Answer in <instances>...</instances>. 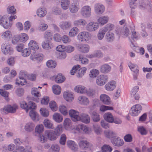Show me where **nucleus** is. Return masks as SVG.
<instances>
[{
  "mask_svg": "<svg viewBox=\"0 0 152 152\" xmlns=\"http://www.w3.org/2000/svg\"><path fill=\"white\" fill-rule=\"evenodd\" d=\"M106 137L108 138H115L116 137V134L114 132L111 130H107L104 132Z\"/></svg>",
  "mask_w": 152,
  "mask_h": 152,
  "instance_id": "nucleus-42",
  "label": "nucleus"
},
{
  "mask_svg": "<svg viewBox=\"0 0 152 152\" xmlns=\"http://www.w3.org/2000/svg\"><path fill=\"white\" fill-rule=\"evenodd\" d=\"M141 106L139 104H137L133 106L130 110V113L132 116H136L141 110Z\"/></svg>",
  "mask_w": 152,
  "mask_h": 152,
  "instance_id": "nucleus-8",
  "label": "nucleus"
},
{
  "mask_svg": "<svg viewBox=\"0 0 152 152\" xmlns=\"http://www.w3.org/2000/svg\"><path fill=\"white\" fill-rule=\"evenodd\" d=\"M59 109L60 112L64 115H66L67 114V110L65 106L61 105L59 107Z\"/></svg>",
  "mask_w": 152,
  "mask_h": 152,
  "instance_id": "nucleus-55",
  "label": "nucleus"
},
{
  "mask_svg": "<svg viewBox=\"0 0 152 152\" xmlns=\"http://www.w3.org/2000/svg\"><path fill=\"white\" fill-rule=\"evenodd\" d=\"M53 119L58 123L61 122L63 120L62 116L59 113H55L53 115Z\"/></svg>",
  "mask_w": 152,
  "mask_h": 152,
  "instance_id": "nucleus-40",
  "label": "nucleus"
},
{
  "mask_svg": "<svg viewBox=\"0 0 152 152\" xmlns=\"http://www.w3.org/2000/svg\"><path fill=\"white\" fill-rule=\"evenodd\" d=\"M71 23L67 21L62 22L60 24V27L64 30L69 28L71 27Z\"/></svg>",
  "mask_w": 152,
  "mask_h": 152,
  "instance_id": "nucleus-43",
  "label": "nucleus"
},
{
  "mask_svg": "<svg viewBox=\"0 0 152 152\" xmlns=\"http://www.w3.org/2000/svg\"><path fill=\"white\" fill-rule=\"evenodd\" d=\"M63 96L66 101L69 102L72 101L74 98V96L72 93L69 91L64 92Z\"/></svg>",
  "mask_w": 152,
  "mask_h": 152,
  "instance_id": "nucleus-23",
  "label": "nucleus"
},
{
  "mask_svg": "<svg viewBox=\"0 0 152 152\" xmlns=\"http://www.w3.org/2000/svg\"><path fill=\"white\" fill-rule=\"evenodd\" d=\"M78 57L79 61H81L82 64H87L88 63L89 61L87 58L83 57L81 55H79Z\"/></svg>",
  "mask_w": 152,
  "mask_h": 152,
  "instance_id": "nucleus-50",
  "label": "nucleus"
},
{
  "mask_svg": "<svg viewBox=\"0 0 152 152\" xmlns=\"http://www.w3.org/2000/svg\"><path fill=\"white\" fill-rule=\"evenodd\" d=\"M69 114L72 121L75 122L78 121V118L80 116L78 112L75 110H69Z\"/></svg>",
  "mask_w": 152,
  "mask_h": 152,
  "instance_id": "nucleus-16",
  "label": "nucleus"
},
{
  "mask_svg": "<svg viewBox=\"0 0 152 152\" xmlns=\"http://www.w3.org/2000/svg\"><path fill=\"white\" fill-rule=\"evenodd\" d=\"M115 32L116 34L119 37L121 36L124 38L127 37L129 34V29L126 27H121L117 26L116 28Z\"/></svg>",
  "mask_w": 152,
  "mask_h": 152,
  "instance_id": "nucleus-1",
  "label": "nucleus"
},
{
  "mask_svg": "<svg viewBox=\"0 0 152 152\" xmlns=\"http://www.w3.org/2000/svg\"><path fill=\"white\" fill-rule=\"evenodd\" d=\"M115 28L114 25L109 23L107 24L104 27L102 28L103 30L106 33V32H109L113 30Z\"/></svg>",
  "mask_w": 152,
  "mask_h": 152,
  "instance_id": "nucleus-44",
  "label": "nucleus"
},
{
  "mask_svg": "<svg viewBox=\"0 0 152 152\" xmlns=\"http://www.w3.org/2000/svg\"><path fill=\"white\" fill-rule=\"evenodd\" d=\"M111 68L109 65L105 64L101 66L100 71L102 73L106 74L110 72Z\"/></svg>",
  "mask_w": 152,
  "mask_h": 152,
  "instance_id": "nucleus-22",
  "label": "nucleus"
},
{
  "mask_svg": "<svg viewBox=\"0 0 152 152\" xmlns=\"http://www.w3.org/2000/svg\"><path fill=\"white\" fill-rule=\"evenodd\" d=\"M44 129V126L42 124H40L37 125L35 129L36 133L40 134L43 132Z\"/></svg>",
  "mask_w": 152,
  "mask_h": 152,
  "instance_id": "nucleus-59",
  "label": "nucleus"
},
{
  "mask_svg": "<svg viewBox=\"0 0 152 152\" xmlns=\"http://www.w3.org/2000/svg\"><path fill=\"white\" fill-rule=\"evenodd\" d=\"M78 144L81 149L86 150L89 147L90 143L87 140L81 139L79 140Z\"/></svg>",
  "mask_w": 152,
  "mask_h": 152,
  "instance_id": "nucleus-13",
  "label": "nucleus"
},
{
  "mask_svg": "<svg viewBox=\"0 0 152 152\" xmlns=\"http://www.w3.org/2000/svg\"><path fill=\"white\" fill-rule=\"evenodd\" d=\"M42 48L46 50H50L53 48V44L49 42V40L44 41L42 43Z\"/></svg>",
  "mask_w": 152,
  "mask_h": 152,
  "instance_id": "nucleus-32",
  "label": "nucleus"
},
{
  "mask_svg": "<svg viewBox=\"0 0 152 152\" xmlns=\"http://www.w3.org/2000/svg\"><path fill=\"white\" fill-rule=\"evenodd\" d=\"M64 124L65 128L68 130L71 126V121L69 118H66L64 121Z\"/></svg>",
  "mask_w": 152,
  "mask_h": 152,
  "instance_id": "nucleus-60",
  "label": "nucleus"
},
{
  "mask_svg": "<svg viewBox=\"0 0 152 152\" xmlns=\"http://www.w3.org/2000/svg\"><path fill=\"white\" fill-rule=\"evenodd\" d=\"M45 134L48 136V139L50 140H54L58 137V135L54 131L47 130L45 131Z\"/></svg>",
  "mask_w": 152,
  "mask_h": 152,
  "instance_id": "nucleus-12",
  "label": "nucleus"
},
{
  "mask_svg": "<svg viewBox=\"0 0 152 152\" xmlns=\"http://www.w3.org/2000/svg\"><path fill=\"white\" fill-rule=\"evenodd\" d=\"M18 109V106L16 104H14L13 106L7 105L4 107L3 108L1 109L0 110L2 114H7L8 113H13L15 112Z\"/></svg>",
  "mask_w": 152,
  "mask_h": 152,
  "instance_id": "nucleus-3",
  "label": "nucleus"
},
{
  "mask_svg": "<svg viewBox=\"0 0 152 152\" xmlns=\"http://www.w3.org/2000/svg\"><path fill=\"white\" fill-rule=\"evenodd\" d=\"M28 38L27 35L25 33H22L17 37H15L12 40L13 44H15L19 40L21 42H24L26 41Z\"/></svg>",
  "mask_w": 152,
  "mask_h": 152,
  "instance_id": "nucleus-6",
  "label": "nucleus"
},
{
  "mask_svg": "<svg viewBox=\"0 0 152 152\" xmlns=\"http://www.w3.org/2000/svg\"><path fill=\"white\" fill-rule=\"evenodd\" d=\"M78 119V121H80L86 124L89 123L90 121L89 116L88 114L85 113L80 114Z\"/></svg>",
  "mask_w": 152,
  "mask_h": 152,
  "instance_id": "nucleus-10",
  "label": "nucleus"
},
{
  "mask_svg": "<svg viewBox=\"0 0 152 152\" xmlns=\"http://www.w3.org/2000/svg\"><path fill=\"white\" fill-rule=\"evenodd\" d=\"M31 94L33 96L35 97L38 98L41 96V94L40 92L38 91L37 88H32ZM37 102H38L39 101V98H38L35 100Z\"/></svg>",
  "mask_w": 152,
  "mask_h": 152,
  "instance_id": "nucleus-29",
  "label": "nucleus"
},
{
  "mask_svg": "<svg viewBox=\"0 0 152 152\" xmlns=\"http://www.w3.org/2000/svg\"><path fill=\"white\" fill-rule=\"evenodd\" d=\"M92 37L91 34L88 32L84 31L80 33L78 35V39L80 42H87L90 40Z\"/></svg>",
  "mask_w": 152,
  "mask_h": 152,
  "instance_id": "nucleus-2",
  "label": "nucleus"
},
{
  "mask_svg": "<svg viewBox=\"0 0 152 152\" xmlns=\"http://www.w3.org/2000/svg\"><path fill=\"white\" fill-rule=\"evenodd\" d=\"M66 143L68 147L71 150L74 151H77L78 146L75 142L71 140H69L67 141Z\"/></svg>",
  "mask_w": 152,
  "mask_h": 152,
  "instance_id": "nucleus-19",
  "label": "nucleus"
},
{
  "mask_svg": "<svg viewBox=\"0 0 152 152\" xmlns=\"http://www.w3.org/2000/svg\"><path fill=\"white\" fill-rule=\"evenodd\" d=\"M47 13L46 9L43 7H40L37 10L36 14L37 16L40 18L45 16Z\"/></svg>",
  "mask_w": 152,
  "mask_h": 152,
  "instance_id": "nucleus-26",
  "label": "nucleus"
},
{
  "mask_svg": "<svg viewBox=\"0 0 152 152\" xmlns=\"http://www.w3.org/2000/svg\"><path fill=\"white\" fill-rule=\"evenodd\" d=\"M108 77L106 75H101L98 76L96 78V83L98 85L102 86L108 81Z\"/></svg>",
  "mask_w": 152,
  "mask_h": 152,
  "instance_id": "nucleus-5",
  "label": "nucleus"
},
{
  "mask_svg": "<svg viewBox=\"0 0 152 152\" xmlns=\"http://www.w3.org/2000/svg\"><path fill=\"white\" fill-rule=\"evenodd\" d=\"M30 58L32 60H37L40 61L43 58V55L37 54L36 53H32L30 56Z\"/></svg>",
  "mask_w": 152,
  "mask_h": 152,
  "instance_id": "nucleus-35",
  "label": "nucleus"
},
{
  "mask_svg": "<svg viewBox=\"0 0 152 152\" xmlns=\"http://www.w3.org/2000/svg\"><path fill=\"white\" fill-rule=\"evenodd\" d=\"M77 48L81 52L86 53L89 52L90 47L89 45L87 44H81L78 45Z\"/></svg>",
  "mask_w": 152,
  "mask_h": 152,
  "instance_id": "nucleus-18",
  "label": "nucleus"
},
{
  "mask_svg": "<svg viewBox=\"0 0 152 152\" xmlns=\"http://www.w3.org/2000/svg\"><path fill=\"white\" fill-rule=\"evenodd\" d=\"M78 31L79 30L77 27H73L70 31L69 35L70 37H74L77 34Z\"/></svg>",
  "mask_w": 152,
  "mask_h": 152,
  "instance_id": "nucleus-49",
  "label": "nucleus"
},
{
  "mask_svg": "<svg viewBox=\"0 0 152 152\" xmlns=\"http://www.w3.org/2000/svg\"><path fill=\"white\" fill-rule=\"evenodd\" d=\"M77 101L79 104L83 105H88L90 103L88 98L84 96H79L77 98Z\"/></svg>",
  "mask_w": 152,
  "mask_h": 152,
  "instance_id": "nucleus-11",
  "label": "nucleus"
},
{
  "mask_svg": "<svg viewBox=\"0 0 152 152\" xmlns=\"http://www.w3.org/2000/svg\"><path fill=\"white\" fill-rule=\"evenodd\" d=\"M105 38L107 41L108 42H112L115 39L114 34L112 32H107L106 34Z\"/></svg>",
  "mask_w": 152,
  "mask_h": 152,
  "instance_id": "nucleus-38",
  "label": "nucleus"
},
{
  "mask_svg": "<svg viewBox=\"0 0 152 152\" xmlns=\"http://www.w3.org/2000/svg\"><path fill=\"white\" fill-rule=\"evenodd\" d=\"M105 33L106 32L102 28L100 29L98 31L97 35L98 39L99 40H102L104 38Z\"/></svg>",
  "mask_w": 152,
  "mask_h": 152,
  "instance_id": "nucleus-47",
  "label": "nucleus"
},
{
  "mask_svg": "<svg viewBox=\"0 0 152 152\" xmlns=\"http://www.w3.org/2000/svg\"><path fill=\"white\" fill-rule=\"evenodd\" d=\"M40 112L41 114L45 117H47L49 115L48 110L45 108H42L40 110Z\"/></svg>",
  "mask_w": 152,
  "mask_h": 152,
  "instance_id": "nucleus-57",
  "label": "nucleus"
},
{
  "mask_svg": "<svg viewBox=\"0 0 152 152\" xmlns=\"http://www.w3.org/2000/svg\"><path fill=\"white\" fill-rule=\"evenodd\" d=\"M65 80V77L61 74H58L55 78V81L58 83H62Z\"/></svg>",
  "mask_w": 152,
  "mask_h": 152,
  "instance_id": "nucleus-39",
  "label": "nucleus"
},
{
  "mask_svg": "<svg viewBox=\"0 0 152 152\" xmlns=\"http://www.w3.org/2000/svg\"><path fill=\"white\" fill-rule=\"evenodd\" d=\"M80 14L83 17L88 18L91 15V9L88 5H86L83 7L80 10Z\"/></svg>",
  "mask_w": 152,
  "mask_h": 152,
  "instance_id": "nucleus-4",
  "label": "nucleus"
},
{
  "mask_svg": "<svg viewBox=\"0 0 152 152\" xmlns=\"http://www.w3.org/2000/svg\"><path fill=\"white\" fill-rule=\"evenodd\" d=\"M52 36L53 34L50 32L46 31L44 34V37L47 40H49L52 39Z\"/></svg>",
  "mask_w": 152,
  "mask_h": 152,
  "instance_id": "nucleus-62",
  "label": "nucleus"
},
{
  "mask_svg": "<svg viewBox=\"0 0 152 152\" xmlns=\"http://www.w3.org/2000/svg\"><path fill=\"white\" fill-rule=\"evenodd\" d=\"M99 71L98 70L94 69H92L90 71L89 75L91 78H95L99 74Z\"/></svg>",
  "mask_w": 152,
  "mask_h": 152,
  "instance_id": "nucleus-46",
  "label": "nucleus"
},
{
  "mask_svg": "<svg viewBox=\"0 0 152 152\" xmlns=\"http://www.w3.org/2000/svg\"><path fill=\"white\" fill-rule=\"evenodd\" d=\"M29 115L33 120L37 121L39 120L38 114L35 111L31 110L29 113Z\"/></svg>",
  "mask_w": 152,
  "mask_h": 152,
  "instance_id": "nucleus-34",
  "label": "nucleus"
},
{
  "mask_svg": "<svg viewBox=\"0 0 152 152\" xmlns=\"http://www.w3.org/2000/svg\"><path fill=\"white\" fill-rule=\"evenodd\" d=\"M70 4V0H61V6L63 10H66L68 9Z\"/></svg>",
  "mask_w": 152,
  "mask_h": 152,
  "instance_id": "nucleus-28",
  "label": "nucleus"
},
{
  "mask_svg": "<svg viewBox=\"0 0 152 152\" xmlns=\"http://www.w3.org/2000/svg\"><path fill=\"white\" fill-rule=\"evenodd\" d=\"M90 114L94 122H98L100 121V115L98 113L94 111L91 113H90Z\"/></svg>",
  "mask_w": 152,
  "mask_h": 152,
  "instance_id": "nucleus-37",
  "label": "nucleus"
},
{
  "mask_svg": "<svg viewBox=\"0 0 152 152\" xmlns=\"http://www.w3.org/2000/svg\"><path fill=\"white\" fill-rule=\"evenodd\" d=\"M50 149L52 152H59L60 150V147L57 144H53Z\"/></svg>",
  "mask_w": 152,
  "mask_h": 152,
  "instance_id": "nucleus-58",
  "label": "nucleus"
},
{
  "mask_svg": "<svg viewBox=\"0 0 152 152\" xmlns=\"http://www.w3.org/2000/svg\"><path fill=\"white\" fill-rule=\"evenodd\" d=\"M73 24L74 26L77 27L83 26H85L87 24L86 20L83 19H79L74 21Z\"/></svg>",
  "mask_w": 152,
  "mask_h": 152,
  "instance_id": "nucleus-30",
  "label": "nucleus"
},
{
  "mask_svg": "<svg viewBox=\"0 0 152 152\" xmlns=\"http://www.w3.org/2000/svg\"><path fill=\"white\" fill-rule=\"evenodd\" d=\"M47 66L49 68H54L56 65V63L53 60H49L46 63Z\"/></svg>",
  "mask_w": 152,
  "mask_h": 152,
  "instance_id": "nucleus-51",
  "label": "nucleus"
},
{
  "mask_svg": "<svg viewBox=\"0 0 152 152\" xmlns=\"http://www.w3.org/2000/svg\"><path fill=\"white\" fill-rule=\"evenodd\" d=\"M99 27L98 23L91 22L88 23L86 25V30L90 32L94 31L97 30Z\"/></svg>",
  "mask_w": 152,
  "mask_h": 152,
  "instance_id": "nucleus-9",
  "label": "nucleus"
},
{
  "mask_svg": "<svg viewBox=\"0 0 152 152\" xmlns=\"http://www.w3.org/2000/svg\"><path fill=\"white\" fill-rule=\"evenodd\" d=\"M0 94L2 96L5 98V99L7 101H8L9 99L8 96L9 94V93L7 91L2 89H0Z\"/></svg>",
  "mask_w": 152,
  "mask_h": 152,
  "instance_id": "nucleus-52",
  "label": "nucleus"
},
{
  "mask_svg": "<svg viewBox=\"0 0 152 152\" xmlns=\"http://www.w3.org/2000/svg\"><path fill=\"white\" fill-rule=\"evenodd\" d=\"M100 101L104 104L109 105L111 103L110 97L107 95L102 94L100 95Z\"/></svg>",
  "mask_w": 152,
  "mask_h": 152,
  "instance_id": "nucleus-17",
  "label": "nucleus"
},
{
  "mask_svg": "<svg viewBox=\"0 0 152 152\" xmlns=\"http://www.w3.org/2000/svg\"><path fill=\"white\" fill-rule=\"evenodd\" d=\"M70 11L72 13H76L80 9L79 3H73L69 7Z\"/></svg>",
  "mask_w": 152,
  "mask_h": 152,
  "instance_id": "nucleus-15",
  "label": "nucleus"
},
{
  "mask_svg": "<svg viewBox=\"0 0 152 152\" xmlns=\"http://www.w3.org/2000/svg\"><path fill=\"white\" fill-rule=\"evenodd\" d=\"M28 45L29 48L34 50H38L39 48L37 43L34 40L30 41Z\"/></svg>",
  "mask_w": 152,
  "mask_h": 152,
  "instance_id": "nucleus-36",
  "label": "nucleus"
},
{
  "mask_svg": "<svg viewBox=\"0 0 152 152\" xmlns=\"http://www.w3.org/2000/svg\"><path fill=\"white\" fill-rule=\"evenodd\" d=\"M1 51L5 54L9 53L11 54L12 53V48L10 47V45L7 42L3 43L1 46Z\"/></svg>",
  "mask_w": 152,
  "mask_h": 152,
  "instance_id": "nucleus-7",
  "label": "nucleus"
},
{
  "mask_svg": "<svg viewBox=\"0 0 152 152\" xmlns=\"http://www.w3.org/2000/svg\"><path fill=\"white\" fill-rule=\"evenodd\" d=\"M111 142L114 145L117 146H122L124 143L123 140L121 139L119 137L117 136L112 140Z\"/></svg>",
  "mask_w": 152,
  "mask_h": 152,
  "instance_id": "nucleus-25",
  "label": "nucleus"
},
{
  "mask_svg": "<svg viewBox=\"0 0 152 152\" xmlns=\"http://www.w3.org/2000/svg\"><path fill=\"white\" fill-rule=\"evenodd\" d=\"M49 106L51 110L56 111L57 109V106L56 103L54 101H51L49 103Z\"/></svg>",
  "mask_w": 152,
  "mask_h": 152,
  "instance_id": "nucleus-61",
  "label": "nucleus"
},
{
  "mask_svg": "<svg viewBox=\"0 0 152 152\" xmlns=\"http://www.w3.org/2000/svg\"><path fill=\"white\" fill-rule=\"evenodd\" d=\"M35 126V125L33 122H29L26 124L24 126V129L26 131L30 132L34 130Z\"/></svg>",
  "mask_w": 152,
  "mask_h": 152,
  "instance_id": "nucleus-27",
  "label": "nucleus"
},
{
  "mask_svg": "<svg viewBox=\"0 0 152 152\" xmlns=\"http://www.w3.org/2000/svg\"><path fill=\"white\" fill-rule=\"evenodd\" d=\"M109 20V18L108 16H104L100 17L97 20L98 24L103 25L107 23Z\"/></svg>",
  "mask_w": 152,
  "mask_h": 152,
  "instance_id": "nucleus-33",
  "label": "nucleus"
},
{
  "mask_svg": "<svg viewBox=\"0 0 152 152\" xmlns=\"http://www.w3.org/2000/svg\"><path fill=\"white\" fill-rule=\"evenodd\" d=\"M43 123L45 127L48 129H53L54 128L52 122L48 119H45Z\"/></svg>",
  "mask_w": 152,
  "mask_h": 152,
  "instance_id": "nucleus-41",
  "label": "nucleus"
},
{
  "mask_svg": "<svg viewBox=\"0 0 152 152\" xmlns=\"http://www.w3.org/2000/svg\"><path fill=\"white\" fill-rule=\"evenodd\" d=\"M0 24L6 29L8 28L11 26V24L6 20L5 17L1 16H0Z\"/></svg>",
  "mask_w": 152,
  "mask_h": 152,
  "instance_id": "nucleus-20",
  "label": "nucleus"
},
{
  "mask_svg": "<svg viewBox=\"0 0 152 152\" xmlns=\"http://www.w3.org/2000/svg\"><path fill=\"white\" fill-rule=\"evenodd\" d=\"M11 36L12 35L10 31H7L3 33L1 35V37L4 39H9L11 37Z\"/></svg>",
  "mask_w": 152,
  "mask_h": 152,
  "instance_id": "nucleus-64",
  "label": "nucleus"
},
{
  "mask_svg": "<svg viewBox=\"0 0 152 152\" xmlns=\"http://www.w3.org/2000/svg\"><path fill=\"white\" fill-rule=\"evenodd\" d=\"M95 12L98 15L102 14L104 12L105 10L104 6L99 4H96L94 6Z\"/></svg>",
  "mask_w": 152,
  "mask_h": 152,
  "instance_id": "nucleus-14",
  "label": "nucleus"
},
{
  "mask_svg": "<svg viewBox=\"0 0 152 152\" xmlns=\"http://www.w3.org/2000/svg\"><path fill=\"white\" fill-rule=\"evenodd\" d=\"M74 90L76 92L81 94H85L87 91V88L84 86L78 85L74 88Z\"/></svg>",
  "mask_w": 152,
  "mask_h": 152,
  "instance_id": "nucleus-24",
  "label": "nucleus"
},
{
  "mask_svg": "<svg viewBox=\"0 0 152 152\" xmlns=\"http://www.w3.org/2000/svg\"><path fill=\"white\" fill-rule=\"evenodd\" d=\"M66 140V135L64 134H62L60 137L59 141L60 143L62 145H65Z\"/></svg>",
  "mask_w": 152,
  "mask_h": 152,
  "instance_id": "nucleus-63",
  "label": "nucleus"
},
{
  "mask_svg": "<svg viewBox=\"0 0 152 152\" xmlns=\"http://www.w3.org/2000/svg\"><path fill=\"white\" fill-rule=\"evenodd\" d=\"M52 89L53 92L55 94L58 95L60 94L61 88L58 85H56L53 86Z\"/></svg>",
  "mask_w": 152,
  "mask_h": 152,
  "instance_id": "nucleus-45",
  "label": "nucleus"
},
{
  "mask_svg": "<svg viewBox=\"0 0 152 152\" xmlns=\"http://www.w3.org/2000/svg\"><path fill=\"white\" fill-rule=\"evenodd\" d=\"M61 39L64 43L67 44H69L71 41V39L68 36L66 35L63 36L61 38Z\"/></svg>",
  "mask_w": 152,
  "mask_h": 152,
  "instance_id": "nucleus-48",
  "label": "nucleus"
},
{
  "mask_svg": "<svg viewBox=\"0 0 152 152\" xmlns=\"http://www.w3.org/2000/svg\"><path fill=\"white\" fill-rule=\"evenodd\" d=\"M104 117L107 122L110 123H113L114 118L111 113L108 112L105 113L104 115Z\"/></svg>",
  "mask_w": 152,
  "mask_h": 152,
  "instance_id": "nucleus-31",
  "label": "nucleus"
},
{
  "mask_svg": "<svg viewBox=\"0 0 152 152\" xmlns=\"http://www.w3.org/2000/svg\"><path fill=\"white\" fill-rule=\"evenodd\" d=\"M48 139V136L45 134V131L43 134L39 135V140L42 143H44L47 141Z\"/></svg>",
  "mask_w": 152,
  "mask_h": 152,
  "instance_id": "nucleus-54",
  "label": "nucleus"
},
{
  "mask_svg": "<svg viewBox=\"0 0 152 152\" xmlns=\"http://www.w3.org/2000/svg\"><path fill=\"white\" fill-rule=\"evenodd\" d=\"M116 83L113 80L111 81L105 86V89L109 91L113 90L116 87Z\"/></svg>",
  "mask_w": 152,
  "mask_h": 152,
  "instance_id": "nucleus-21",
  "label": "nucleus"
},
{
  "mask_svg": "<svg viewBox=\"0 0 152 152\" xmlns=\"http://www.w3.org/2000/svg\"><path fill=\"white\" fill-rule=\"evenodd\" d=\"M102 150L103 152H111L112 148L110 145H104L102 147Z\"/></svg>",
  "mask_w": 152,
  "mask_h": 152,
  "instance_id": "nucleus-56",
  "label": "nucleus"
},
{
  "mask_svg": "<svg viewBox=\"0 0 152 152\" xmlns=\"http://www.w3.org/2000/svg\"><path fill=\"white\" fill-rule=\"evenodd\" d=\"M86 68L84 67L80 69L77 74V76L79 77H82L86 73Z\"/></svg>",
  "mask_w": 152,
  "mask_h": 152,
  "instance_id": "nucleus-53",
  "label": "nucleus"
}]
</instances>
